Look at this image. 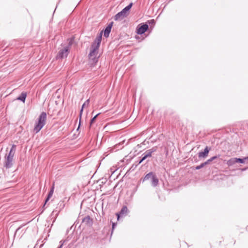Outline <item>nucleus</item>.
<instances>
[{"label":"nucleus","mask_w":248,"mask_h":248,"mask_svg":"<svg viewBox=\"0 0 248 248\" xmlns=\"http://www.w3.org/2000/svg\"><path fill=\"white\" fill-rule=\"evenodd\" d=\"M73 38H69L67 40V45L62 44L61 47L59 48V50L56 56L57 59H62L67 57L70 48L73 44Z\"/></svg>","instance_id":"obj_1"},{"label":"nucleus","mask_w":248,"mask_h":248,"mask_svg":"<svg viewBox=\"0 0 248 248\" xmlns=\"http://www.w3.org/2000/svg\"><path fill=\"white\" fill-rule=\"evenodd\" d=\"M46 120V113L43 112L41 113L37 119V122L35 123L33 131L37 133L45 125Z\"/></svg>","instance_id":"obj_2"},{"label":"nucleus","mask_w":248,"mask_h":248,"mask_svg":"<svg viewBox=\"0 0 248 248\" xmlns=\"http://www.w3.org/2000/svg\"><path fill=\"white\" fill-rule=\"evenodd\" d=\"M98 45H92L91 50L89 54V58L93 61H96V59L99 57L98 56V50L99 48Z\"/></svg>","instance_id":"obj_3"},{"label":"nucleus","mask_w":248,"mask_h":248,"mask_svg":"<svg viewBox=\"0 0 248 248\" xmlns=\"http://www.w3.org/2000/svg\"><path fill=\"white\" fill-rule=\"evenodd\" d=\"M157 150L156 147H154L152 149L147 150L143 155V156L142 159L139 162V163H141L143 160L146 159L147 157H150L152 156V154L156 152Z\"/></svg>","instance_id":"obj_4"},{"label":"nucleus","mask_w":248,"mask_h":248,"mask_svg":"<svg viewBox=\"0 0 248 248\" xmlns=\"http://www.w3.org/2000/svg\"><path fill=\"white\" fill-rule=\"evenodd\" d=\"M149 26L147 24V22L143 25H139L137 29V32L139 34H142L144 33L148 29Z\"/></svg>","instance_id":"obj_5"},{"label":"nucleus","mask_w":248,"mask_h":248,"mask_svg":"<svg viewBox=\"0 0 248 248\" xmlns=\"http://www.w3.org/2000/svg\"><path fill=\"white\" fill-rule=\"evenodd\" d=\"M133 5L132 3H130L125 8H124L121 12L118 13L115 16H125L131 9Z\"/></svg>","instance_id":"obj_6"},{"label":"nucleus","mask_w":248,"mask_h":248,"mask_svg":"<svg viewBox=\"0 0 248 248\" xmlns=\"http://www.w3.org/2000/svg\"><path fill=\"white\" fill-rule=\"evenodd\" d=\"M128 212L127 207L126 206H124L119 213H117V219L119 220L120 217L125 216Z\"/></svg>","instance_id":"obj_7"},{"label":"nucleus","mask_w":248,"mask_h":248,"mask_svg":"<svg viewBox=\"0 0 248 248\" xmlns=\"http://www.w3.org/2000/svg\"><path fill=\"white\" fill-rule=\"evenodd\" d=\"M113 24V22L111 21L110 22L107 26V27L106 28V29L104 30V36L105 37H108L109 36V34L110 32L111 29L112 28V27Z\"/></svg>","instance_id":"obj_8"},{"label":"nucleus","mask_w":248,"mask_h":248,"mask_svg":"<svg viewBox=\"0 0 248 248\" xmlns=\"http://www.w3.org/2000/svg\"><path fill=\"white\" fill-rule=\"evenodd\" d=\"M13 158L6 156L4 166L7 169L10 168L13 166Z\"/></svg>","instance_id":"obj_9"},{"label":"nucleus","mask_w":248,"mask_h":248,"mask_svg":"<svg viewBox=\"0 0 248 248\" xmlns=\"http://www.w3.org/2000/svg\"><path fill=\"white\" fill-rule=\"evenodd\" d=\"M209 152V149L208 147L207 146L205 148L203 152H199L198 154V156L199 158H204L207 156Z\"/></svg>","instance_id":"obj_10"},{"label":"nucleus","mask_w":248,"mask_h":248,"mask_svg":"<svg viewBox=\"0 0 248 248\" xmlns=\"http://www.w3.org/2000/svg\"><path fill=\"white\" fill-rule=\"evenodd\" d=\"M16 150V146L15 145H13L12 148L9 153L8 155L6 157H10V158H13L14 156L15 152Z\"/></svg>","instance_id":"obj_11"},{"label":"nucleus","mask_w":248,"mask_h":248,"mask_svg":"<svg viewBox=\"0 0 248 248\" xmlns=\"http://www.w3.org/2000/svg\"><path fill=\"white\" fill-rule=\"evenodd\" d=\"M101 39H102V32H100L99 35H98L96 40H95L94 42L93 43L92 45H98V46H100V43H101Z\"/></svg>","instance_id":"obj_12"},{"label":"nucleus","mask_w":248,"mask_h":248,"mask_svg":"<svg viewBox=\"0 0 248 248\" xmlns=\"http://www.w3.org/2000/svg\"><path fill=\"white\" fill-rule=\"evenodd\" d=\"M158 185V179L155 175L152 178V185L154 187Z\"/></svg>","instance_id":"obj_13"},{"label":"nucleus","mask_w":248,"mask_h":248,"mask_svg":"<svg viewBox=\"0 0 248 248\" xmlns=\"http://www.w3.org/2000/svg\"><path fill=\"white\" fill-rule=\"evenodd\" d=\"M27 96V93L25 92H22L21 95L17 98V100H20L23 102H25Z\"/></svg>","instance_id":"obj_14"},{"label":"nucleus","mask_w":248,"mask_h":248,"mask_svg":"<svg viewBox=\"0 0 248 248\" xmlns=\"http://www.w3.org/2000/svg\"><path fill=\"white\" fill-rule=\"evenodd\" d=\"M54 186L53 185L52 187H51L48 194L47 198L46 199V200L45 201V204H46L48 202V201L49 200V199L52 197L53 192H54Z\"/></svg>","instance_id":"obj_15"},{"label":"nucleus","mask_w":248,"mask_h":248,"mask_svg":"<svg viewBox=\"0 0 248 248\" xmlns=\"http://www.w3.org/2000/svg\"><path fill=\"white\" fill-rule=\"evenodd\" d=\"M82 222L86 224H90L92 223V219L89 216H87L83 218Z\"/></svg>","instance_id":"obj_16"},{"label":"nucleus","mask_w":248,"mask_h":248,"mask_svg":"<svg viewBox=\"0 0 248 248\" xmlns=\"http://www.w3.org/2000/svg\"><path fill=\"white\" fill-rule=\"evenodd\" d=\"M236 158H232L229 159L227 162V164L228 166H232L234 164L236 163Z\"/></svg>","instance_id":"obj_17"},{"label":"nucleus","mask_w":248,"mask_h":248,"mask_svg":"<svg viewBox=\"0 0 248 248\" xmlns=\"http://www.w3.org/2000/svg\"><path fill=\"white\" fill-rule=\"evenodd\" d=\"M155 175L152 172H150L147 174L145 175V176L144 178V180H148L150 179H152V178Z\"/></svg>","instance_id":"obj_18"},{"label":"nucleus","mask_w":248,"mask_h":248,"mask_svg":"<svg viewBox=\"0 0 248 248\" xmlns=\"http://www.w3.org/2000/svg\"><path fill=\"white\" fill-rule=\"evenodd\" d=\"M248 160V159H246V157H244V158H236V163H244L245 160Z\"/></svg>","instance_id":"obj_19"},{"label":"nucleus","mask_w":248,"mask_h":248,"mask_svg":"<svg viewBox=\"0 0 248 248\" xmlns=\"http://www.w3.org/2000/svg\"><path fill=\"white\" fill-rule=\"evenodd\" d=\"M89 99H87L84 103L82 105V108H84L88 107L89 105Z\"/></svg>","instance_id":"obj_20"},{"label":"nucleus","mask_w":248,"mask_h":248,"mask_svg":"<svg viewBox=\"0 0 248 248\" xmlns=\"http://www.w3.org/2000/svg\"><path fill=\"white\" fill-rule=\"evenodd\" d=\"M124 16H115V20L116 21H122Z\"/></svg>","instance_id":"obj_21"},{"label":"nucleus","mask_w":248,"mask_h":248,"mask_svg":"<svg viewBox=\"0 0 248 248\" xmlns=\"http://www.w3.org/2000/svg\"><path fill=\"white\" fill-rule=\"evenodd\" d=\"M99 114H96L95 116H94L91 120V122H90V124H92L93 122H94V121L95 120L96 118H97V116L99 115Z\"/></svg>","instance_id":"obj_22"},{"label":"nucleus","mask_w":248,"mask_h":248,"mask_svg":"<svg viewBox=\"0 0 248 248\" xmlns=\"http://www.w3.org/2000/svg\"><path fill=\"white\" fill-rule=\"evenodd\" d=\"M204 166V165L203 164V163H202L200 165H199V166H197L196 167V170H200L201 169V168H202V167H203Z\"/></svg>","instance_id":"obj_23"},{"label":"nucleus","mask_w":248,"mask_h":248,"mask_svg":"<svg viewBox=\"0 0 248 248\" xmlns=\"http://www.w3.org/2000/svg\"><path fill=\"white\" fill-rule=\"evenodd\" d=\"M64 242H65V241H61L60 242L61 243V245L58 248H62V246H63Z\"/></svg>","instance_id":"obj_24"},{"label":"nucleus","mask_w":248,"mask_h":248,"mask_svg":"<svg viewBox=\"0 0 248 248\" xmlns=\"http://www.w3.org/2000/svg\"><path fill=\"white\" fill-rule=\"evenodd\" d=\"M212 161L211 160L210 158L208 160H207L206 162L203 163V164L205 165L208 164V163H209L210 162H211Z\"/></svg>","instance_id":"obj_25"},{"label":"nucleus","mask_w":248,"mask_h":248,"mask_svg":"<svg viewBox=\"0 0 248 248\" xmlns=\"http://www.w3.org/2000/svg\"><path fill=\"white\" fill-rule=\"evenodd\" d=\"M148 23H149V24L152 23V24L154 25L155 22L154 20H151L150 21H148Z\"/></svg>","instance_id":"obj_26"},{"label":"nucleus","mask_w":248,"mask_h":248,"mask_svg":"<svg viewBox=\"0 0 248 248\" xmlns=\"http://www.w3.org/2000/svg\"><path fill=\"white\" fill-rule=\"evenodd\" d=\"M217 156H213V157H212L210 158V159H211V160L212 161H213V160H214V159H215L217 158Z\"/></svg>","instance_id":"obj_27"},{"label":"nucleus","mask_w":248,"mask_h":248,"mask_svg":"<svg viewBox=\"0 0 248 248\" xmlns=\"http://www.w3.org/2000/svg\"><path fill=\"white\" fill-rule=\"evenodd\" d=\"M83 109V108H81V109H80V116H81V114H82V113Z\"/></svg>","instance_id":"obj_28"},{"label":"nucleus","mask_w":248,"mask_h":248,"mask_svg":"<svg viewBox=\"0 0 248 248\" xmlns=\"http://www.w3.org/2000/svg\"><path fill=\"white\" fill-rule=\"evenodd\" d=\"M115 223H113V224H112V229L113 230L114 229V228L115 227Z\"/></svg>","instance_id":"obj_29"},{"label":"nucleus","mask_w":248,"mask_h":248,"mask_svg":"<svg viewBox=\"0 0 248 248\" xmlns=\"http://www.w3.org/2000/svg\"><path fill=\"white\" fill-rule=\"evenodd\" d=\"M246 170V168L242 169V170Z\"/></svg>","instance_id":"obj_30"},{"label":"nucleus","mask_w":248,"mask_h":248,"mask_svg":"<svg viewBox=\"0 0 248 248\" xmlns=\"http://www.w3.org/2000/svg\"><path fill=\"white\" fill-rule=\"evenodd\" d=\"M20 229V228H18L17 230H16V232L18 231V230Z\"/></svg>","instance_id":"obj_31"},{"label":"nucleus","mask_w":248,"mask_h":248,"mask_svg":"<svg viewBox=\"0 0 248 248\" xmlns=\"http://www.w3.org/2000/svg\"><path fill=\"white\" fill-rule=\"evenodd\" d=\"M246 159H248V156L246 157Z\"/></svg>","instance_id":"obj_32"}]
</instances>
